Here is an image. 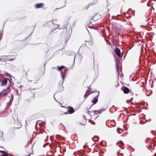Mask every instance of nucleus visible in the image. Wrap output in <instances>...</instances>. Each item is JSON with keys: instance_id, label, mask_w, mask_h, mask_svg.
I'll return each instance as SVG.
<instances>
[{"instance_id": "f257e3e1", "label": "nucleus", "mask_w": 156, "mask_h": 156, "mask_svg": "<svg viewBox=\"0 0 156 156\" xmlns=\"http://www.w3.org/2000/svg\"><path fill=\"white\" fill-rule=\"evenodd\" d=\"M68 110L67 112H64V114H72L74 112L75 110L74 108L68 106L67 108Z\"/></svg>"}, {"instance_id": "f03ea898", "label": "nucleus", "mask_w": 156, "mask_h": 156, "mask_svg": "<svg viewBox=\"0 0 156 156\" xmlns=\"http://www.w3.org/2000/svg\"><path fill=\"white\" fill-rule=\"evenodd\" d=\"M95 93L96 96L95 98L92 101L94 104H95L98 101V98L99 94V92L98 91H97L95 92Z\"/></svg>"}, {"instance_id": "7ed1b4c3", "label": "nucleus", "mask_w": 156, "mask_h": 156, "mask_svg": "<svg viewBox=\"0 0 156 156\" xmlns=\"http://www.w3.org/2000/svg\"><path fill=\"white\" fill-rule=\"evenodd\" d=\"M58 27L59 29H63L66 28L67 27V25L66 23H63L60 24V25H58Z\"/></svg>"}, {"instance_id": "20e7f679", "label": "nucleus", "mask_w": 156, "mask_h": 156, "mask_svg": "<svg viewBox=\"0 0 156 156\" xmlns=\"http://www.w3.org/2000/svg\"><path fill=\"white\" fill-rule=\"evenodd\" d=\"M121 89L123 91V93L125 94H128L130 92L129 89L127 87H122Z\"/></svg>"}, {"instance_id": "39448f33", "label": "nucleus", "mask_w": 156, "mask_h": 156, "mask_svg": "<svg viewBox=\"0 0 156 156\" xmlns=\"http://www.w3.org/2000/svg\"><path fill=\"white\" fill-rule=\"evenodd\" d=\"M27 94L30 96V97L34 98L35 96L34 92H32V90L31 89H29L27 91Z\"/></svg>"}, {"instance_id": "423d86ee", "label": "nucleus", "mask_w": 156, "mask_h": 156, "mask_svg": "<svg viewBox=\"0 0 156 156\" xmlns=\"http://www.w3.org/2000/svg\"><path fill=\"white\" fill-rule=\"evenodd\" d=\"M88 108H87V110L88 111V112H90L91 113H93L94 115H98V114H100L101 113L102 111V110H93L92 111L89 112L88 111Z\"/></svg>"}, {"instance_id": "0eeeda50", "label": "nucleus", "mask_w": 156, "mask_h": 156, "mask_svg": "<svg viewBox=\"0 0 156 156\" xmlns=\"http://www.w3.org/2000/svg\"><path fill=\"white\" fill-rule=\"evenodd\" d=\"M56 137L59 140L62 141L61 143H62V144H63L64 143L65 140V138L64 137L60 135H57L56 136Z\"/></svg>"}, {"instance_id": "6e6552de", "label": "nucleus", "mask_w": 156, "mask_h": 156, "mask_svg": "<svg viewBox=\"0 0 156 156\" xmlns=\"http://www.w3.org/2000/svg\"><path fill=\"white\" fill-rule=\"evenodd\" d=\"M115 52L117 55V56L119 57H120L121 56V51L120 49L118 48H115Z\"/></svg>"}, {"instance_id": "1a4fd4ad", "label": "nucleus", "mask_w": 156, "mask_h": 156, "mask_svg": "<svg viewBox=\"0 0 156 156\" xmlns=\"http://www.w3.org/2000/svg\"><path fill=\"white\" fill-rule=\"evenodd\" d=\"M153 143L154 141H148V145H147V146L148 147V148L149 149L151 148L154 147V144H153Z\"/></svg>"}, {"instance_id": "9d476101", "label": "nucleus", "mask_w": 156, "mask_h": 156, "mask_svg": "<svg viewBox=\"0 0 156 156\" xmlns=\"http://www.w3.org/2000/svg\"><path fill=\"white\" fill-rule=\"evenodd\" d=\"M44 6V4L43 3H40L37 4L35 6V7L36 9H39L43 7Z\"/></svg>"}, {"instance_id": "9b49d317", "label": "nucleus", "mask_w": 156, "mask_h": 156, "mask_svg": "<svg viewBox=\"0 0 156 156\" xmlns=\"http://www.w3.org/2000/svg\"><path fill=\"white\" fill-rule=\"evenodd\" d=\"M8 80L7 79L5 78L2 80V86H5L7 85V83Z\"/></svg>"}, {"instance_id": "f8f14e48", "label": "nucleus", "mask_w": 156, "mask_h": 156, "mask_svg": "<svg viewBox=\"0 0 156 156\" xmlns=\"http://www.w3.org/2000/svg\"><path fill=\"white\" fill-rule=\"evenodd\" d=\"M0 153H1L2 154V156H8V154L6 153V152L4 151H0Z\"/></svg>"}, {"instance_id": "ddd939ff", "label": "nucleus", "mask_w": 156, "mask_h": 156, "mask_svg": "<svg viewBox=\"0 0 156 156\" xmlns=\"http://www.w3.org/2000/svg\"><path fill=\"white\" fill-rule=\"evenodd\" d=\"M66 67L65 66H61L60 67L58 66V70L59 71H61L62 69H66Z\"/></svg>"}, {"instance_id": "4468645a", "label": "nucleus", "mask_w": 156, "mask_h": 156, "mask_svg": "<svg viewBox=\"0 0 156 156\" xmlns=\"http://www.w3.org/2000/svg\"><path fill=\"white\" fill-rule=\"evenodd\" d=\"M24 71L25 72V73H26V75H27V74H28V72H29L30 69L28 68H27V69H25L24 70Z\"/></svg>"}, {"instance_id": "2eb2a0df", "label": "nucleus", "mask_w": 156, "mask_h": 156, "mask_svg": "<svg viewBox=\"0 0 156 156\" xmlns=\"http://www.w3.org/2000/svg\"><path fill=\"white\" fill-rule=\"evenodd\" d=\"M6 91V90H4V91H2V92H3V94H4L5 95H7L8 93V92H5Z\"/></svg>"}, {"instance_id": "dca6fc26", "label": "nucleus", "mask_w": 156, "mask_h": 156, "mask_svg": "<svg viewBox=\"0 0 156 156\" xmlns=\"http://www.w3.org/2000/svg\"><path fill=\"white\" fill-rule=\"evenodd\" d=\"M91 92V90L90 88H89L87 89V90L86 91V93H87L90 92Z\"/></svg>"}, {"instance_id": "f3484780", "label": "nucleus", "mask_w": 156, "mask_h": 156, "mask_svg": "<svg viewBox=\"0 0 156 156\" xmlns=\"http://www.w3.org/2000/svg\"><path fill=\"white\" fill-rule=\"evenodd\" d=\"M57 21V20H52V22L54 24L58 25V24L57 23H55L56 21Z\"/></svg>"}, {"instance_id": "a211bd4d", "label": "nucleus", "mask_w": 156, "mask_h": 156, "mask_svg": "<svg viewBox=\"0 0 156 156\" xmlns=\"http://www.w3.org/2000/svg\"><path fill=\"white\" fill-rule=\"evenodd\" d=\"M87 43L86 44H87L88 45L89 44V43H90V42L89 41H87ZM90 43L92 44H93V41H90Z\"/></svg>"}, {"instance_id": "6ab92c4d", "label": "nucleus", "mask_w": 156, "mask_h": 156, "mask_svg": "<svg viewBox=\"0 0 156 156\" xmlns=\"http://www.w3.org/2000/svg\"><path fill=\"white\" fill-rule=\"evenodd\" d=\"M116 68L117 69H118V70L119 71V66L118 65H116Z\"/></svg>"}, {"instance_id": "aec40b11", "label": "nucleus", "mask_w": 156, "mask_h": 156, "mask_svg": "<svg viewBox=\"0 0 156 156\" xmlns=\"http://www.w3.org/2000/svg\"><path fill=\"white\" fill-rule=\"evenodd\" d=\"M62 84V83H61V84H60V85H59V87H61V88H62L63 87Z\"/></svg>"}, {"instance_id": "412c9836", "label": "nucleus", "mask_w": 156, "mask_h": 156, "mask_svg": "<svg viewBox=\"0 0 156 156\" xmlns=\"http://www.w3.org/2000/svg\"><path fill=\"white\" fill-rule=\"evenodd\" d=\"M153 134H154L156 135V132L155 131V132H154Z\"/></svg>"}, {"instance_id": "4be33fe9", "label": "nucleus", "mask_w": 156, "mask_h": 156, "mask_svg": "<svg viewBox=\"0 0 156 156\" xmlns=\"http://www.w3.org/2000/svg\"><path fill=\"white\" fill-rule=\"evenodd\" d=\"M155 94L156 96V90L154 91Z\"/></svg>"}, {"instance_id": "5701e85b", "label": "nucleus", "mask_w": 156, "mask_h": 156, "mask_svg": "<svg viewBox=\"0 0 156 156\" xmlns=\"http://www.w3.org/2000/svg\"><path fill=\"white\" fill-rule=\"evenodd\" d=\"M117 130H118V131H119V129H117ZM119 132V133H120L119 132Z\"/></svg>"}, {"instance_id": "b1692460", "label": "nucleus", "mask_w": 156, "mask_h": 156, "mask_svg": "<svg viewBox=\"0 0 156 156\" xmlns=\"http://www.w3.org/2000/svg\"><path fill=\"white\" fill-rule=\"evenodd\" d=\"M10 60L12 61V59H11Z\"/></svg>"}, {"instance_id": "393cba45", "label": "nucleus", "mask_w": 156, "mask_h": 156, "mask_svg": "<svg viewBox=\"0 0 156 156\" xmlns=\"http://www.w3.org/2000/svg\"><path fill=\"white\" fill-rule=\"evenodd\" d=\"M155 80H156V78H155Z\"/></svg>"}]
</instances>
